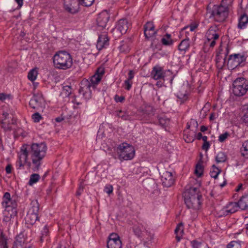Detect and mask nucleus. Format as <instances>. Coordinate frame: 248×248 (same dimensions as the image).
Listing matches in <instances>:
<instances>
[{
  "instance_id": "f257e3e1",
  "label": "nucleus",
  "mask_w": 248,
  "mask_h": 248,
  "mask_svg": "<svg viewBox=\"0 0 248 248\" xmlns=\"http://www.w3.org/2000/svg\"><path fill=\"white\" fill-rule=\"evenodd\" d=\"M47 147L45 142L32 143L27 149L26 145H23L20 148L18 154V160L16 163L17 169H21L27 164L30 166L31 162L29 161V156L31 160L33 165L32 170H37L41 164L43 158L45 157Z\"/></svg>"
},
{
  "instance_id": "f03ea898",
  "label": "nucleus",
  "mask_w": 248,
  "mask_h": 248,
  "mask_svg": "<svg viewBox=\"0 0 248 248\" xmlns=\"http://www.w3.org/2000/svg\"><path fill=\"white\" fill-rule=\"evenodd\" d=\"M185 202L188 208L198 209L201 204V198L199 188L195 186H186L184 193Z\"/></svg>"
},
{
  "instance_id": "7ed1b4c3",
  "label": "nucleus",
  "mask_w": 248,
  "mask_h": 248,
  "mask_svg": "<svg viewBox=\"0 0 248 248\" xmlns=\"http://www.w3.org/2000/svg\"><path fill=\"white\" fill-rule=\"evenodd\" d=\"M53 61L56 68L67 70L73 65V59L71 55L65 51H59L53 57Z\"/></svg>"
},
{
  "instance_id": "20e7f679",
  "label": "nucleus",
  "mask_w": 248,
  "mask_h": 248,
  "mask_svg": "<svg viewBox=\"0 0 248 248\" xmlns=\"http://www.w3.org/2000/svg\"><path fill=\"white\" fill-rule=\"evenodd\" d=\"M133 231L138 237L142 239L145 246L150 247L154 238V234L149 228L141 223H137L134 225Z\"/></svg>"
},
{
  "instance_id": "39448f33",
  "label": "nucleus",
  "mask_w": 248,
  "mask_h": 248,
  "mask_svg": "<svg viewBox=\"0 0 248 248\" xmlns=\"http://www.w3.org/2000/svg\"><path fill=\"white\" fill-rule=\"evenodd\" d=\"M116 152L120 160H128L135 156L134 148L127 143H122L116 148Z\"/></svg>"
},
{
  "instance_id": "423d86ee",
  "label": "nucleus",
  "mask_w": 248,
  "mask_h": 248,
  "mask_svg": "<svg viewBox=\"0 0 248 248\" xmlns=\"http://www.w3.org/2000/svg\"><path fill=\"white\" fill-rule=\"evenodd\" d=\"M209 13L210 18L213 17L216 21L221 22L224 21L228 16V8L223 5H214Z\"/></svg>"
},
{
  "instance_id": "0eeeda50",
  "label": "nucleus",
  "mask_w": 248,
  "mask_h": 248,
  "mask_svg": "<svg viewBox=\"0 0 248 248\" xmlns=\"http://www.w3.org/2000/svg\"><path fill=\"white\" fill-rule=\"evenodd\" d=\"M232 85V92L235 96H243L248 90V82L243 78H236L233 81Z\"/></svg>"
},
{
  "instance_id": "6e6552de",
  "label": "nucleus",
  "mask_w": 248,
  "mask_h": 248,
  "mask_svg": "<svg viewBox=\"0 0 248 248\" xmlns=\"http://www.w3.org/2000/svg\"><path fill=\"white\" fill-rule=\"evenodd\" d=\"M96 84L93 83L90 79H83L80 82L79 93L87 100L92 97L91 88L94 89L96 86Z\"/></svg>"
},
{
  "instance_id": "1a4fd4ad",
  "label": "nucleus",
  "mask_w": 248,
  "mask_h": 248,
  "mask_svg": "<svg viewBox=\"0 0 248 248\" xmlns=\"http://www.w3.org/2000/svg\"><path fill=\"white\" fill-rule=\"evenodd\" d=\"M246 60L244 54L238 53L230 55L229 56L227 65L231 69H234Z\"/></svg>"
},
{
  "instance_id": "9d476101",
  "label": "nucleus",
  "mask_w": 248,
  "mask_h": 248,
  "mask_svg": "<svg viewBox=\"0 0 248 248\" xmlns=\"http://www.w3.org/2000/svg\"><path fill=\"white\" fill-rule=\"evenodd\" d=\"M167 73L171 75L170 70H164L163 68L158 65L155 66L151 71V76L155 80L162 79L165 80V77Z\"/></svg>"
},
{
  "instance_id": "9b49d317",
  "label": "nucleus",
  "mask_w": 248,
  "mask_h": 248,
  "mask_svg": "<svg viewBox=\"0 0 248 248\" xmlns=\"http://www.w3.org/2000/svg\"><path fill=\"white\" fill-rule=\"evenodd\" d=\"M30 107L37 110L42 109L45 106V101L41 93L34 94L29 102Z\"/></svg>"
},
{
  "instance_id": "f8f14e48",
  "label": "nucleus",
  "mask_w": 248,
  "mask_h": 248,
  "mask_svg": "<svg viewBox=\"0 0 248 248\" xmlns=\"http://www.w3.org/2000/svg\"><path fill=\"white\" fill-rule=\"evenodd\" d=\"M109 18V16L106 11L100 13L96 19L97 29L98 30L106 29Z\"/></svg>"
},
{
  "instance_id": "ddd939ff",
  "label": "nucleus",
  "mask_w": 248,
  "mask_h": 248,
  "mask_svg": "<svg viewBox=\"0 0 248 248\" xmlns=\"http://www.w3.org/2000/svg\"><path fill=\"white\" fill-rule=\"evenodd\" d=\"M64 9L71 14H75L79 11L78 0H64Z\"/></svg>"
},
{
  "instance_id": "4468645a",
  "label": "nucleus",
  "mask_w": 248,
  "mask_h": 248,
  "mask_svg": "<svg viewBox=\"0 0 248 248\" xmlns=\"http://www.w3.org/2000/svg\"><path fill=\"white\" fill-rule=\"evenodd\" d=\"M108 248H122V242L117 234L112 233L107 242Z\"/></svg>"
},
{
  "instance_id": "2eb2a0df",
  "label": "nucleus",
  "mask_w": 248,
  "mask_h": 248,
  "mask_svg": "<svg viewBox=\"0 0 248 248\" xmlns=\"http://www.w3.org/2000/svg\"><path fill=\"white\" fill-rule=\"evenodd\" d=\"M161 180L163 186L166 187L171 186L174 182V178L172 173L168 171L163 172Z\"/></svg>"
},
{
  "instance_id": "dca6fc26",
  "label": "nucleus",
  "mask_w": 248,
  "mask_h": 248,
  "mask_svg": "<svg viewBox=\"0 0 248 248\" xmlns=\"http://www.w3.org/2000/svg\"><path fill=\"white\" fill-rule=\"evenodd\" d=\"M109 45V39L108 34L106 32L99 35L97 44L96 48L98 50L106 47Z\"/></svg>"
},
{
  "instance_id": "f3484780",
  "label": "nucleus",
  "mask_w": 248,
  "mask_h": 248,
  "mask_svg": "<svg viewBox=\"0 0 248 248\" xmlns=\"http://www.w3.org/2000/svg\"><path fill=\"white\" fill-rule=\"evenodd\" d=\"M238 208H239V207L237 202H230L222 209L223 215L225 216H230L237 211Z\"/></svg>"
},
{
  "instance_id": "a211bd4d",
  "label": "nucleus",
  "mask_w": 248,
  "mask_h": 248,
  "mask_svg": "<svg viewBox=\"0 0 248 248\" xmlns=\"http://www.w3.org/2000/svg\"><path fill=\"white\" fill-rule=\"evenodd\" d=\"M218 31V27L214 25L211 26L206 33V37L208 42H210L213 39H218L219 38V34L217 33Z\"/></svg>"
},
{
  "instance_id": "6ab92c4d",
  "label": "nucleus",
  "mask_w": 248,
  "mask_h": 248,
  "mask_svg": "<svg viewBox=\"0 0 248 248\" xmlns=\"http://www.w3.org/2000/svg\"><path fill=\"white\" fill-rule=\"evenodd\" d=\"M130 24L126 19H121L118 21L116 26V30L122 34H125L127 31Z\"/></svg>"
},
{
  "instance_id": "aec40b11",
  "label": "nucleus",
  "mask_w": 248,
  "mask_h": 248,
  "mask_svg": "<svg viewBox=\"0 0 248 248\" xmlns=\"http://www.w3.org/2000/svg\"><path fill=\"white\" fill-rule=\"evenodd\" d=\"M144 35L146 38H150L156 33L154 24L152 22H148L144 26Z\"/></svg>"
},
{
  "instance_id": "412c9836",
  "label": "nucleus",
  "mask_w": 248,
  "mask_h": 248,
  "mask_svg": "<svg viewBox=\"0 0 248 248\" xmlns=\"http://www.w3.org/2000/svg\"><path fill=\"white\" fill-rule=\"evenodd\" d=\"M105 73V71L103 68L99 67L98 68L95 73L92 77H91L89 79H91V81L94 84H96L98 85V84L100 81L103 75Z\"/></svg>"
},
{
  "instance_id": "4be33fe9",
  "label": "nucleus",
  "mask_w": 248,
  "mask_h": 248,
  "mask_svg": "<svg viewBox=\"0 0 248 248\" xmlns=\"http://www.w3.org/2000/svg\"><path fill=\"white\" fill-rule=\"evenodd\" d=\"M2 116L3 119L1 121V127L4 129V130H10L11 129V127L10 126L11 124H14L13 120L12 119L11 122L9 120V113L7 112H3L2 113Z\"/></svg>"
},
{
  "instance_id": "5701e85b",
  "label": "nucleus",
  "mask_w": 248,
  "mask_h": 248,
  "mask_svg": "<svg viewBox=\"0 0 248 248\" xmlns=\"http://www.w3.org/2000/svg\"><path fill=\"white\" fill-rule=\"evenodd\" d=\"M190 47L189 40L186 39L182 40L178 46V50L182 54H185Z\"/></svg>"
},
{
  "instance_id": "b1692460",
  "label": "nucleus",
  "mask_w": 248,
  "mask_h": 248,
  "mask_svg": "<svg viewBox=\"0 0 248 248\" xmlns=\"http://www.w3.org/2000/svg\"><path fill=\"white\" fill-rule=\"evenodd\" d=\"M248 23V16L246 14L241 15L239 18L238 28L240 29H245Z\"/></svg>"
},
{
  "instance_id": "393cba45",
  "label": "nucleus",
  "mask_w": 248,
  "mask_h": 248,
  "mask_svg": "<svg viewBox=\"0 0 248 248\" xmlns=\"http://www.w3.org/2000/svg\"><path fill=\"white\" fill-rule=\"evenodd\" d=\"M237 203L241 209L243 210L248 209V195L242 197Z\"/></svg>"
},
{
  "instance_id": "a878e982",
  "label": "nucleus",
  "mask_w": 248,
  "mask_h": 248,
  "mask_svg": "<svg viewBox=\"0 0 248 248\" xmlns=\"http://www.w3.org/2000/svg\"><path fill=\"white\" fill-rule=\"evenodd\" d=\"M162 44L165 46H171L173 45L174 41L171 38V35L166 33L161 39Z\"/></svg>"
},
{
  "instance_id": "bb28decb",
  "label": "nucleus",
  "mask_w": 248,
  "mask_h": 248,
  "mask_svg": "<svg viewBox=\"0 0 248 248\" xmlns=\"http://www.w3.org/2000/svg\"><path fill=\"white\" fill-rule=\"evenodd\" d=\"M176 238L178 241H180L184 233L183 224L181 222L179 223L175 230Z\"/></svg>"
},
{
  "instance_id": "cd10ccee",
  "label": "nucleus",
  "mask_w": 248,
  "mask_h": 248,
  "mask_svg": "<svg viewBox=\"0 0 248 248\" xmlns=\"http://www.w3.org/2000/svg\"><path fill=\"white\" fill-rule=\"evenodd\" d=\"M240 151L242 156L248 159V140L243 142Z\"/></svg>"
},
{
  "instance_id": "c85d7f7f",
  "label": "nucleus",
  "mask_w": 248,
  "mask_h": 248,
  "mask_svg": "<svg viewBox=\"0 0 248 248\" xmlns=\"http://www.w3.org/2000/svg\"><path fill=\"white\" fill-rule=\"evenodd\" d=\"M2 205L5 209L9 208V205H10V202L11 201V197L10 193L5 192L2 197Z\"/></svg>"
},
{
  "instance_id": "c756f323",
  "label": "nucleus",
  "mask_w": 248,
  "mask_h": 248,
  "mask_svg": "<svg viewBox=\"0 0 248 248\" xmlns=\"http://www.w3.org/2000/svg\"><path fill=\"white\" fill-rule=\"evenodd\" d=\"M40 179V175L37 173H33L31 175L28 184L32 186L34 184L37 183Z\"/></svg>"
},
{
  "instance_id": "7c9ffc66",
  "label": "nucleus",
  "mask_w": 248,
  "mask_h": 248,
  "mask_svg": "<svg viewBox=\"0 0 248 248\" xmlns=\"http://www.w3.org/2000/svg\"><path fill=\"white\" fill-rule=\"evenodd\" d=\"M116 116L119 118H121L124 120H129L130 118V116L126 112L123 111L121 110L116 111Z\"/></svg>"
},
{
  "instance_id": "2f4dec72",
  "label": "nucleus",
  "mask_w": 248,
  "mask_h": 248,
  "mask_svg": "<svg viewBox=\"0 0 248 248\" xmlns=\"http://www.w3.org/2000/svg\"><path fill=\"white\" fill-rule=\"evenodd\" d=\"M227 159V157L224 153L222 152H219L216 157V160L217 163L224 162Z\"/></svg>"
},
{
  "instance_id": "473e14b6",
  "label": "nucleus",
  "mask_w": 248,
  "mask_h": 248,
  "mask_svg": "<svg viewBox=\"0 0 248 248\" xmlns=\"http://www.w3.org/2000/svg\"><path fill=\"white\" fill-rule=\"evenodd\" d=\"M37 220L39 218H25L23 221L28 228H30Z\"/></svg>"
},
{
  "instance_id": "72a5a7b5",
  "label": "nucleus",
  "mask_w": 248,
  "mask_h": 248,
  "mask_svg": "<svg viewBox=\"0 0 248 248\" xmlns=\"http://www.w3.org/2000/svg\"><path fill=\"white\" fill-rule=\"evenodd\" d=\"M38 72L35 69H32L28 73V78L31 81H34L37 76Z\"/></svg>"
},
{
  "instance_id": "f704fd0d",
  "label": "nucleus",
  "mask_w": 248,
  "mask_h": 248,
  "mask_svg": "<svg viewBox=\"0 0 248 248\" xmlns=\"http://www.w3.org/2000/svg\"><path fill=\"white\" fill-rule=\"evenodd\" d=\"M38 207L32 206L29 210L28 212V215L30 216H33V217H38Z\"/></svg>"
},
{
  "instance_id": "c9c22d12",
  "label": "nucleus",
  "mask_w": 248,
  "mask_h": 248,
  "mask_svg": "<svg viewBox=\"0 0 248 248\" xmlns=\"http://www.w3.org/2000/svg\"><path fill=\"white\" fill-rule=\"evenodd\" d=\"M241 241H231L227 247V248H241Z\"/></svg>"
},
{
  "instance_id": "e433bc0d",
  "label": "nucleus",
  "mask_w": 248,
  "mask_h": 248,
  "mask_svg": "<svg viewBox=\"0 0 248 248\" xmlns=\"http://www.w3.org/2000/svg\"><path fill=\"white\" fill-rule=\"evenodd\" d=\"M220 172V170L218 168L216 167L215 165H213L212 170L210 171V176L216 179Z\"/></svg>"
},
{
  "instance_id": "4c0bfd02",
  "label": "nucleus",
  "mask_w": 248,
  "mask_h": 248,
  "mask_svg": "<svg viewBox=\"0 0 248 248\" xmlns=\"http://www.w3.org/2000/svg\"><path fill=\"white\" fill-rule=\"evenodd\" d=\"M72 89L71 86L66 85L63 87L62 94L65 97H68L71 93Z\"/></svg>"
},
{
  "instance_id": "58836bf2",
  "label": "nucleus",
  "mask_w": 248,
  "mask_h": 248,
  "mask_svg": "<svg viewBox=\"0 0 248 248\" xmlns=\"http://www.w3.org/2000/svg\"><path fill=\"white\" fill-rule=\"evenodd\" d=\"M142 111L144 114L149 115L152 114L154 112V108L150 105H145Z\"/></svg>"
},
{
  "instance_id": "ea45409f",
  "label": "nucleus",
  "mask_w": 248,
  "mask_h": 248,
  "mask_svg": "<svg viewBox=\"0 0 248 248\" xmlns=\"http://www.w3.org/2000/svg\"><path fill=\"white\" fill-rule=\"evenodd\" d=\"M94 0H78V5L80 4L85 7H89L92 5Z\"/></svg>"
},
{
  "instance_id": "a19ab883",
  "label": "nucleus",
  "mask_w": 248,
  "mask_h": 248,
  "mask_svg": "<svg viewBox=\"0 0 248 248\" xmlns=\"http://www.w3.org/2000/svg\"><path fill=\"white\" fill-rule=\"evenodd\" d=\"M203 173V168L202 166L198 164L196 166L195 170V174L198 176L200 177L202 175Z\"/></svg>"
},
{
  "instance_id": "79ce46f5",
  "label": "nucleus",
  "mask_w": 248,
  "mask_h": 248,
  "mask_svg": "<svg viewBox=\"0 0 248 248\" xmlns=\"http://www.w3.org/2000/svg\"><path fill=\"white\" fill-rule=\"evenodd\" d=\"M7 246V238L3 232H1L0 235V246Z\"/></svg>"
},
{
  "instance_id": "37998d69",
  "label": "nucleus",
  "mask_w": 248,
  "mask_h": 248,
  "mask_svg": "<svg viewBox=\"0 0 248 248\" xmlns=\"http://www.w3.org/2000/svg\"><path fill=\"white\" fill-rule=\"evenodd\" d=\"M48 234V229L46 226H44L43 229L42 231L41 236L40 238V241L43 242L45 237L47 236Z\"/></svg>"
},
{
  "instance_id": "c03bdc74",
  "label": "nucleus",
  "mask_w": 248,
  "mask_h": 248,
  "mask_svg": "<svg viewBox=\"0 0 248 248\" xmlns=\"http://www.w3.org/2000/svg\"><path fill=\"white\" fill-rule=\"evenodd\" d=\"M177 96L182 100V102H184L187 98V94L186 93H182L179 92L177 93Z\"/></svg>"
},
{
  "instance_id": "a18cd8bd",
  "label": "nucleus",
  "mask_w": 248,
  "mask_h": 248,
  "mask_svg": "<svg viewBox=\"0 0 248 248\" xmlns=\"http://www.w3.org/2000/svg\"><path fill=\"white\" fill-rule=\"evenodd\" d=\"M158 121L160 125L165 126L169 124L170 120L165 117H160L159 118Z\"/></svg>"
},
{
  "instance_id": "49530a36",
  "label": "nucleus",
  "mask_w": 248,
  "mask_h": 248,
  "mask_svg": "<svg viewBox=\"0 0 248 248\" xmlns=\"http://www.w3.org/2000/svg\"><path fill=\"white\" fill-rule=\"evenodd\" d=\"M17 206V203L15 200L11 198V201L10 202V205H9V208L11 207L12 210H14V212L16 213V208Z\"/></svg>"
},
{
  "instance_id": "de8ad7c7",
  "label": "nucleus",
  "mask_w": 248,
  "mask_h": 248,
  "mask_svg": "<svg viewBox=\"0 0 248 248\" xmlns=\"http://www.w3.org/2000/svg\"><path fill=\"white\" fill-rule=\"evenodd\" d=\"M41 118V115L38 112H36L32 115V119L35 123L39 122Z\"/></svg>"
},
{
  "instance_id": "09e8293b",
  "label": "nucleus",
  "mask_w": 248,
  "mask_h": 248,
  "mask_svg": "<svg viewBox=\"0 0 248 248\" xmlns=\"http://www.w3.org/2000/svg\"><path fill=\"white\" fill-rule=\"evenodd\" d=\"M113 189V186L111 185H107L104 188V191L106 193L110 194V193H112Z\"/></svg>"
},
{
  "instance_id": "8fccbe9b",
  "label": "nucleus",
  "mask_w": 248,
  "mask_h": 248,
  "mask_svg": "<svg viewBox=\"0 0 248 248\" xmlns=\"http://www.w3.org/2000/svg\"><path fill=\"white\" fill-rule=\"evenodd\" d=\"M229 135V134L228 132L221 134L218 137V140L221 142H223L228 138Z\"/></svg>"
},
{
  "instance_id": "3c124183",
  "label": "nucleus",
  "mask_w": 248,
  "mask_h": 248,
  "mask_svg": "<svg viewBox=\"0 0 248 248\" xmlns=\"http://www.w3.org/2000/svg\"><path fill=\"white\" fill-rule=\"evenodd\" d=\"M124 87L125 89L128 91L131 88L132 82L131 81H130V80L127 79L124 81Z\"/></svg>"
},
{
  "instance_id": "603ef678",
  "label": "nucleus",
  "mask_w": 248,
  "mask_h": 248,
  "mask_svg": "<svg viewBox=\"0 0 248 248\" xmlns=\"http://www.w3.org/2000/svg\"><path fill=\"white\" fill-rule=\"evenodd\" d=\"M233 0H222L220 5L228 8V6L231 5Z\"/></svg>"
},
{
  "instance_id": "864d4df0",
  "label": "nucleus",
  "mask_w": 248,
  "mask_h": 248,
  "mask_svg": "<svg viewBox=\"0 0 248 248\" xmlns=\"http://www.w3.org/2000/svg\"><path fill=\"white\" fill-rule=\"evenodd\" d=\"M242 112L244 117H248V105H246L243 107Z\"/></svg>"
},
{
  "instance_id": "5fc2aeb1",
  "label": "nucleus",
  "mask_w": 248,
  "mask_h": 248,
  "mask_svg": "<svg viewBox=\"0 0 248 248\" xmlns=\"http://www.w3.org/2000/svg\"><path fill=\"white\" fill-rule=\"evenodd\" d=\"M217 39H213L212 40H211L210 41V42H208V40H207V41L206 42V44L208 45H209V46L210 47H214L216 45V40Z\"/></svg>"
},
{
  "instance_id": "6e6d98bb",
  "label": "nucleus",
  "mask_w": 248,
  "mask_h": 248,
  "mask_svg": "<svg viewBox=\"0 0 248 248\" xmlns=\"http://www.w3.org/2000/svg\"><path fill=\"white\" fill-rule=\"evenodd\" d=\"M197 27H198V25L197 24H191V25H189V26L186 27L185 28H184V29L189 28V30L191 31H193L197 28Z\"/></svg>"
},
{
  "instance_id": "4d7b16f0",
  "label": "nucleus",
  "mask_w": 248,
  "mask_h": 248,
  "mask_svg": "<svg viewBox=\"0 0 248 248\" xmlns=\"http://www.w3.org/2000/svg\"><path fill=\"white\" fill-rule=\"evenodd\" d=\"M210 145L209 142H204L202 146V150L207 151L210 148Z\"/></svg>"
},
{
  "instance_id": "13d9d810",
  "label": "nucleus",
  "mask_w": 248,
  "mask_h": 248,
  "mask_svg": "<svg viewBox=\"0 0 248 248\" xmlns=\"http://www.w3.org/2000/svg\"><path fill=\"white\" fill-rule=\"evenodd\" d=\"M115 99L117 102H123L124 100V97L123 96H120L118 95H115Z\"/></svg>"
},
{
  "instance_id": "bf43d9fd",
  "label": "nucleus",
  "mask_w": 248,
  "mask_h": 248,
  "mask_svg": "<svg viewBox=\"0 0 248 248\" xmlns=\"http://www.w3.org/2000/svg\"><path fill=\"white\" fill-rule=\"evenodd\" d=\"M12 167L10 164H8L5 168V171L7 174H10L12 172Z\"/></svg>"
},
{
  "instance_id": "052dcab7",
  "label": "nucleus",
  "mask_w": 248,
  "mask_h": 248,
  "mask_svg": "<svg viewBox=\"0 0 248 248\" xmlns=\"http://www.w3.org/2000/svg\"><path fill=\"white\" fill-rule=\"evenodd\" d=\"M84 186L82 185H80L78 187V190L77 191V195L79 196L81 195L82 192L83 191Z\"/></svg>"
},
{
  "instance_id": "680f3d73",
  "label": "nucleus",
  "mask_w": 248,
  "mask_h": 248,
  "mask_svg": "<svg viewBox=\"0 0 248 248\" xmlns=\"http://www.w3.org/2000/svg\"><path fill=\"white\" fill-rule=\"evenodd\" d=\"M128 80H131L134 78V73L132 70H130L128 74Z\"/></svg>"
},
{
  "instance_id": "e2e57ef3",
  "label": "nucleus",
  "mask_w": 248,
  "mask_h": 248,
  "mask_svg": "<svg viewBox=\"0 0 248 248\" xmlns=\"http://www.w3.org/2000/svg\"><path fill=\"white\" fill-rule=\"evenodd\" d=\"M198 248H209L208 245L205 243H200L197 246Z\"/></svg>"
},
{
  "instance_id": "0e129e2a",
  "label": "nucleus",
  "mask_w": 248,
  "mask_h": 248,
  "mask_svg": "<svg viewBox=\"0 0 248 248\" xmlns=\"http://www.w3.org/2000/svg\"><path fill=\"white\" fill-rule=\"evenodd\" d=\"M15 1L18 4V9H20L23 4V0H15Z\"/></svg>"
},
{
  "instance_id": "69168bd1",
  "label": "nucleus",
  "mask_w": 248,
  "mask_h": 248,
  "mask_svg": "<svg viewBox=\"0 0 248 248\" xmlns=\"http://www.w3.org/2000/svg\"><path fill=\"white\" fill-rule=\"evenodd\" d=\"M7 95L5 94V93H0V101H4L7 98Z\"/></svg>"
},
{
  "instance_id": "338daca9",
  "label": "nucleus",
  "mask_w": 248,
  "mask_h": 248,
  "mask_svg": "<svg viewBox=\"0 0 248 248\" xmlns=\"http://www.w3.org/2000/svg\"><path fill=\"white\" fill-rule=\"evenodd\" d=\"M196 139L198 140H200L202 138V134L200 132L198 133L196 135Z\"/></svg>"
},
{
  "instance_id": "774afa93",
  "label": "nucleus",
  "mask_w": 248,
  "mask_h": 248,
  "mask_svg": "<svg viewBox=\"0 0 248 248\" xmlns=\"http://www.w3.org/2000/svg\"><path fill=\"white\" fill-rule=\"evenodd\" d=\"M200 130L202 132H204L207 130V127L204 125L201 126Z\"/></svg>"
}]
</instances>
